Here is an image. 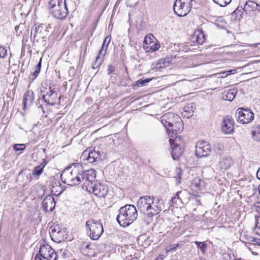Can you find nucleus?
<instances>
[{"mask_svg": "<svg viewBox=\"0 0 260 260\" xmlns=\"http://www.w3.org/2000/svg\"><path fill=\"white\" fill-rule=\"evenodd\" d=\"M94 181H91L86 184V189L99 198H105L108 193V187L107 185L101 184H94Z\"/></svg>", "mask_w": 260, "mask_h": 260, "instance_id": "nucleus-7", "label": "nucleus"}, {"mask_svg": "<svg viewBox=\"0 0 260 260\" xmlns=\"http://www.w3.org/2000/svg\"><path fill=\"white\" fill-rule=\"evenodd\" d=\"M196 204L199 206L201 205V203L200 201L198 199L196 200Z\"/></svg>", "mask_w": 260, "mask_h": 260, "instance_id": "nucleus-56", "label": "nucleus"}, {"mask_svg": "<svg viewBox=\"0 0 260 260\" xmlns=\"http://www.w3.org/2000/svg\"><path fill=\"white\" fill-rule=\"evenodd\" d=\"M194 0H176L173 5L174 13L179 17L186 15L192 8Z\"/></svg>", "mask_w": 260, "mask_h": 260, "instance_id": "nucleus-5", "label": "nucleus"}, {"mask_svg": "<svg viewBox=\"0 0 260 260\" xmlns=\"http://www.w3.org/2000/svg\"><path fill=\"white\" fill-rule=\"evenodd\" d=\"M178 246V244L170 245L167 247L166 252H169L173 250H175Z\"/></svg>", "mask_w": 260, "mask_h": 260, "instance_id": "nucleus-42", "label": "nucleus"}, {"mask_svg": "<svg viewBox=\"0 0 260 260\" xmlns=\"http://www.w3.org/2000/svg\"><path fill=\"white\" fill-rule=\"evenodd\" d=\"M81 159L83 160H86L89 163L94 164L102 160L101 152L95 151L94 149L88 148L83 151L81 156Z\"/></svg>", "mask_w": 260, "mask_h": 260, "instance_id": "nucleus-13", "label": "nucleus"}, {"mask_svg": "<svg viewBox=\"0 0 260 260\" xmlns=\"http://www.w3.org/2000/svg\"><path fill=\"white\" fill-rule=\"evenodd\" d=\"M193 111H190V107L188 106L187 108L185 107L184 110V116L187 118L190 117L193 115Z\"/></svg>", "mask_w": 260, "mask_h": 260, "instance_id": "nucleus-41", "label": "nucleus"}, {"mask_svg": "<svg viewBox=\"0 0 260 260\" xmlns=\"http://www.w3.org/2000/svg\"><path fill=\"white\" fill-rule=\"evenodd\" d=\"M233 164L232 159L230 157L222 158L219 162V167L221 170H226Z\"/></svg>", "mask_w": 260, "mask_h": 260, "instance_id": "nucleus-23", "label": "nucleus"}, {"mask_svg": "<svg viewBox=\"0 0 260 260\" xmlns=\"http://www.w3.org/2000/svg\"><path fill=\"white\" fill-rule=\"evenodd\" d=\"M256 177L259 180H260V167L257 171Z\"/></svg>", "mask_w": 260, "mask_h": 260, "instance_id": "nucleus-53", "label": "nucleus"}, {"mask_svg": "<svg viewBox=\"0 0 260 260\" xmlns=\"http://www.w3.org/2000/svg\"><path fill=\"white\" fill-rule=\"evenodd\" d=\"M43 170L44 169L40 165L37 166L34 168L32 174L33 175L39 176L43 173Z\"/></svg>", "mask_w": 260, "mask_h": 260, "instance_id": "nucleus-37", "label": "nucleus"}, {"mask_svg": "<svg viewBox=\"0 0 260 260\" xmlns=\"http://www.w3.org/2000/svg\"><path fill=\"white\" fill-rule=\"evenodd\" d=\"M100 54L96 56L94 62L92 64V68L93 69H96L100 67L102 62L103 60V57H100Z\"/></svg>", "mask_w": 260, "mask_h": 260, "instance_id": "nucleus-29", "label": "nucleus"}, {"mask_svg": "<svg viewBox=\"0 0 260 260\" xmlns=\"http://www.w3.org/2000/svg\"><path fill=\"white\" fill-rule=\"evenodd\" d=\"M156 199L152 196H144L139 198L137 202V207L141 212L149 211L154 207Z\"/></svg>", "mask_w": 260, "mask_h": 260, "instance_id": "nucleus-8", "label": "nucleus"}, {"mask_svg": "<svg viewBox=\"0 0 260 260\" xmlns=\"http://www.w3.org/2000/svg\"><path fill=\"white\" fill-rule=\"evenodd\" d=\"M254 11H257L258 12H260V6L257 4V7L256 8H254Z\"/></svg>", "mask_w": 260, "mask_h": 260, "instance_id": "nucleus-55", "label": "nucleus"}, {"mask_svg": "<svg viewBox=\"0 0 260 260\" xmlns=\"http://www.w3.org/2000/svg\"><path fill=\"white\" fill-rule=\"evenodd\" d=\"M253 139L257 141H260V126H258L252 132Z\"/></svg>", "mask_w": 260, "mask_h": 260, "instance_id": "nucleus-34", "label": "nucleus"}, {"mask_svg": "<svg viewBox=\"0 0 260 260\" xmlns=\"http://www.w3.org/2000/svg\"><path fill=\"white\" fill-rule=\"evenodd\" d=\"M34 100V93L33 91L27 90L25 92L23 98V109L25 110L29 107L32 104Z\"/></svg>", "mask_w": 260, "mask_h": 260, "instance_id": "nucleus-21", "label": "nucleus"}, {"mask_svg": "<svg viewBox=\"0 0 260 260\" xmlns=\"http://www.w3.org/2000/svg\"><path fill=\"white\" fill-rule=\"evenodd\" d=\"M116 220L120 225L126 227L133 223L137 218L138 212L133 205L127 204L121 207L118 211Z\"/></svg>", "mask_w": 260, "mask_h": 260, "instance_id": "nucleus-1", "label": "nucleus"}, {"mask_svg": "<svg viewBox=\"0 0 260 260\" xmlns=\"http://www.w3.org/2000/svg\"><path fill=\"white\" fill-rule=\"evenodd\" d=\"M47 161L46 159H43V161L41 163V164L40 165V166L44 169V168L47 165Z\"/></svg>", "mask_w": 260, "mask_h": 260, "instance_id": "nucleus-52", "label": "nucleus"}, {"mask_svg": "<svg viewBox=\"0 0 260 260\" xmlns=\"http://www.w3.org/2000/svg\"><path fill=\"white\" fill-rule=\"evenodd\" d=\"M7 55L6 49L0 46V58H4Z\"/></svg>", "mask_w": 260, "mask_h": 260, "instance_id": "nucleus-43", "label": "nucleus"}, {"mask_svg": "<svg viewBox=\"0 0 260 260\" xmlns=\"http://www.w3.org/2000/svg\"><path fill=\"white\" fill-rule=\"evenodd\" d=\"M180 182V181L179 180L178 182H177V184H179V183Z\"/></svg>", "mask_w": 260, "mask_h": 260, "instance_id": "nucleus-63", "label": "nucleus"}, {"mask_svg": "<svg viewBox=\"0 0 260 260\" xmlns=\"http://www.w3.org/2000/svg\"><path fill=\"white\" fill-rule=\"evenodd\" d=\"M83 247H84L86 249H89L90 247V245L88 244H83Z\"/></svg>", "mask_w": 260, "mask_h": 260, "instance_id": "nucleus-54", "label": "nucleus"}, {"mask_svg": "<svg viewBox=\"0 0 260 260\" xmlns=\"http://www.w3.org/2000/svg\"><path fill=\"white\" fill-rule=\"evenodd\" d=\"M194 243L198 249H200L203 254H205L207 251V244L205 242L195 241Z\"/></svg>", "mask_w": 260, "mask_h": 260, "instance_id": "nucleus-28", "label": "nucleus"}, {"mask_svg": "<svg viewBox=\"0 0 260 260\" xmlns=\"http://www.w3.org/2000/svg\"><path fill=\"white\" fill-rule=\"evenodd\" d=\"M183 51H187V50L183 49Z\"/></svg>", "mask_w": 260, "mask_h": 260, "instance_id": "nucleus-62", "label": "nucleus"}, {"mask_svg": "<svg viewBox=\"0 0 260 260\" xmlns=\"http://www.w3.org/2000/svg\"><path fill=\"white\" fill-rule=\"evenodd\" d=\"M257 4L252 1H248L245 3L244 10L245 11H250L251 10L254 11V8H256Z\"/></svg>", "mask_w": 260, "mask_h": 260, "instance_id": "nucleus-27", "label": "nucleus"}, {"mask_svg": "<svg viewBox=\"0 0 260 260\" xmlns=\"http://www.w3.org/2000/svg\"><path fill=\"white\" fill-rule=\"evenodd\" d=\"M211 152V146L206 141L199 142L197 144L196 155L197 157L201 158L208 156Z\"/></svg>", "mask_w": 260, "mask_h": 260, "instance_id": "nucleus-15", "label": "nucleus"}, {"mask_svg": "<svg viewBox=\"0 0 260 260\" xmlns=\"http://www.w3.org/2000/svg\"><path fill=\"white\" fill-rule=\"evenodd\" d=\"M183 122L180 119L174 123L172 126L167 127V132L168 135H170V133H172L171 137H172V139L178 137L177 135L183 129Z\"/></svg>", "mask_w": 260, "mask_h": 260, "instance_id": "nucleus-19", "label": "nucleus"}, {"mask_svg": "<svg viewBox=\"0 0 260 260\" xmlns=\"http://www.w3.org/2000/svg\"><path fill=\"white\" fill-rule=\"evenodd\" d=\"M259 44H251V45H249L250 46H251V47H256V46H257Z\"/></svg>", "mask_w": 260, "mask_h": 260, "instance_id": "nucleus-57", "label": "nucleus"}, {"mask_svg": "<svg viewBox=\"0 0 260 260\" xmlns=\"http://www.w3.org/2000/svg\"><path fill=\"white\" fill-rule=\"evenodd\" d=\"M254 232L260 236V217H255V223Z\"/></svg>", "mask_w": 260, "mask_h": 260, "instance_id": "nucleus-32", "label": "nucleus"}, {"mask_svg": "<svg viewBox=\"0 0 260 260\" xmlns=\"http://www.w3.org/2000/svg\"><path fill=\"white\" fill-rule=\"evenodd\" d=\"M96 171L93 169L84 171L82 166L77 164L73 166V181L72 186L76 185L84 181L86 185L87 183L95 181Z\"/></svg>", "mask_w": 260, "mask_h": 260, "instance_id": "nucleus-2", "label": "nucleus"}, {"mask_svg": "<svg viewBox=\"0 0 260 260\" xmlns=\"http://www.w3.org/2000/svg\"><path fill=\"white\" fill-rule=\"evenodd\" d=\"M111 41V37L107 36L106 37L103 43L102 47L101 49L100 50L99 53L100 55H102L103 57L105 56V55L106 54V52L108 49V46L109 44L110 43Z\"/></svg>", "mask_w": 260, "mask_h": 260, "instance_id": "nucleus-25", "label": "nucleus"}, {"mask_svg": "<svg viewBox=\"0 0 260 260\" xmlns=\"http://www.w3.org/2000/svg\"><path fill=\"white\" fill-rule=\"evenodd\" d=\"M48 8L50 14L56 18L63 19L68 14L66 0H50Z\"/></svg>", "mask_w": 260, "mask_h": 260, "instance_id": "nucleus-3", "label": "nucleus"}, {"mask_svg": "<svg viewBox=\"0 0 260 260\" xmlns=\"http://www.w3.org/2000/svg\"><path fill=\"white\" fill-rule=\"evenodd\" d=\"M164 257V255L160 254L157 257H156L154 260H163Z\"/></svg>", "mask_w": 260, "mask_h": 260, "instance_id": "nucleus-51", "label": "nucleus"}, {"mask_svg": "<svg viewBox=\"0 0 260 260\" xmlns=\"http://www.w3.org/2000/svg\"><path fill=\"white\" fill-rule=\"evenodd\" d=\"M144 48L146 52H153L157 50L160 48V45L159 44L152 41L151 43H150L149 45L144 46Z\"/></svg>", "mask_w": 260, "mask_h": 260, "instance_id": "nucleus-26", "label": "nucleus"}, {"mask_svg": "<svg viewBox=\"0 0 260 260\" xmlns=\"http://www.w3.org/2000/svg\"><path fill=\"white\" fill-rule=\"evenodd\" d=\"M60 187V186H53L52 187V190H51V191H52V192H55V194L56 195H57V196L60 195V194L62 193V192L63 190L61 189V190H60V191H59L58 193H57V189H56V188H57V187Z\"/></svg>", "mask_w": 260, "mask_h": 260, "instance_id": "nucleus-47", "label": "nucleus"}, {"mask_svg": "<svg viewBox=\"0 0 260 260\" xmlns=\"http://www.w3.org/2000/svg\"><path fill=\"white\" fill-rule=\"evenodd\" d=\"M151 80V79H150V78H146V79L142 78L140 80H138L136 82V85H137L139 87H142L143 86L146 85V84L147 83H149Z\"/></svg>", "mask_w": 260, "mask_h": 260, "instance_id": "nucleus-31", "label": "nucleus"}, {"mask_svg": "<svg viewBox=\"0 0 260 260\" xmlns=\"http://www.w3.org/2000/svg\"><path fill=\"white\" fill-rule=\"evenodd\" d=\"M234 120L230 116H226L223 118L221 130L225 134H231L234 132Z\"/></svg>", "mask_w": 260, "mask_h": 260, "instance_id": "nucleus-18", "label": "nucleus"}, {"mask_svg": "<svg viewBox=\"0 0 260 260\" xmlns=\"http://www.w3.org/2000/svg\"><path fill=\"white\" fill-rule=\"evenodd\" d=\"M204 34L202 32L196 37V42L199 45H202L205 41Z\"/></svg>", "mask_w": 260, "mask_h": 260, "instance_id": "nucleus-33", "label": "nucleus"}, {"mask_svg": "<svg viewBox=\"0 0 260 260\" xmlns=\"http://www.w3.org/2000/svg\"><path fill=\"white\" fill-rule=\"evenodd\" d=\"M42 58H41L40 59L39 62H38V63L37 64V65L36 67V70L39 71H41V65H42Z\"/></svg>", "mask_w": 260, "mask_h": 260, "instance_id": "nucleus-48", "label": "nucleus"}, {"mask_svg": "<svg viewBox=\"0 0 260 260\" xmlns=\"http://www.w3.org/2000/svg\"><path fill=\"white\" fill-rule=\"evenodd\" d=\"M25 148V145L23 144H16L13 146V149L16 151H23Z\"/></svg>", "mask_w": 260, "mask_h": 260, "instance_id": "nucleus-38", "label": "nucleus"}, {"mask_svg": "<svg viewBox=\"0 0 260 260\" xmlns=\"http://www.w3.org/2000/svg\"><path fill=\"white\" fill-rule=\"evenodd\" d=\"M182 193V192L181 191H179L176 192L175 196L173 198H172L171 200L173 204H177L178 201H179L182 202L181 199L180 197V195Z\"/></svg>", "mask_w": 260, "mask_h": 260, "instance_id": "nucleus-36", "label": "nucleus"}, {"mask_svg": "<svg viewBox=\"0 0 260 260\" xmlns=\"http://www.w3.org/2000/svg\"><path fill=\"white\" fill-rule=\"evenodd\" d=\"M213 2L220 7H225L229 4L232 0H213Z\"/></svg>", "mask_w": 260, "mask_h": 260, "instance_id": "nucleus-35", "label": "nucleus"}, {"mask_svg": "<svg viewBox=\"0 0 260 260\" xmlns=\"http://www.w3.org/2000/svg\"><path fill=\"white\" fill-rule=\"evenodd\" d=\"M40 71L35 70L34 73L29 76V79L32 81L34 80L36 77L38 76Z\"/></svg>", "mask_w": 260, "mask_h": 260, "instance_id": "nucleus-44", "label": "nucleus"}, {"mask_svg": "<svg viewBox=\"0 0 260 260\" xmlns=\"http://www.w3.org/2000/svg\"><path fill=\"white\" fill-rule=\"evenodd\" d=\"M238 122L242 124H247L254 118V114L249 109L238 108L236 112Z\"/></svg>", "mask_w": 260, "mask_h": 260, "instance_id": "nucleus-11", "label": "nucleus"}, {"mask_svg": "<svg viewBox=\"0 0 260 260\" xmlns=\"http://www.w3.org/2000/svg\"><path fill=\"white\" fill-rule=\"evenodd\" d=\"M181 140V138L180 137H175L174 140L172 138L169 139L171 156L174 160H178L179 157L183 153V146L179 143Z\"/></svg>", "mask_w": 260, "mask_h": 260, "instance_id": "nucleus-10", "label": "nucleus"}, {"mask_svg": "<svg viewBox=\"0 0 260 260\" xmlns=\"http://www.w3.org/2000/svg\"><path fill=\"white\" fill-rule=\"evenodd\" d=\"M131 260H139L138 258L136 257L132 258Z\"/></svg>", "mask_w": 260, "mask_h": 260, "instance_id": "nucleus-59", "label": "nucleus"}, {"mask_svg": "<svg viewBox=\"0 0 260 260\" xmlns=\"http://www.w3.org/2000/svg\"><path fill=\"white\" fill-rule=\"evenodd\" d=\"M43 26L42 25H39L36 27L34 31V35L32 37L33 32L31 31L30 37L31 39L33 38L34 40H36V42H39L40 39H41L44 42L46 41V37L43 36L42 35Z\"/></svg>", "mask_w": 260, "mask_h": 260, "instance_id": "nucleus-22", "label": "nucleus"}, {"mask_svg": "<svg viewBox=\"0 0 260 260\" xmlns=\"http://www.w3.org/2000/svg\"><path fill=\"white\" fill-rule=\"evenodd\" d=\"M55 205L54 198L50 195L45 196L42 202V207L45 212L53 211L55 209Z\"/></svg>", "mask_w": 260, "mask_h": 260, "instance_id": "nucleus-17", "label": "nucleus"}, {"mask_svg": "<svg viewBox=\"0 0 260 260\" xmlns=\"http://www.w3.org/2000/svg\"><path fill=\"white\" fill-rule=\"evenodd\" d=\"M232 70H230V71H228L227 72V73L226 72H223V73H222L221 74H222V76H221V77L223 78V77H225L227 76V75H231L232 73Z\"/></svg>", "mask_w": 260, "mask_h": 260, "instance_id": "nucleus-50", "label": "nucleus"}, {"mask_svg": "<svg viewBox=\"0 0 260 260\" xmlns=\"http://www.w3.org/2000/svg\"><path fill=\"white\" fill-rule=\"evenodd\" d=\"M180 120L179 115L172 112H168L164 114L161 117V122L167 129V127L172 126L174 123Z\"/></svg>", "mask_w": 260, "mask_h": 260, "instance_id": "nucleus-16", "label": "nucleus"}, {"mask_svg": "<svg viewBox=\"0 0 260 260\" xmlns=\"http://www.w3.org/2000/svg\"><path fill=\"white\" fill-rule=\"evenodd\" d=\"M237 91V89L235 88L225 91L223 93V99L225 101H232L235 98Z\"/></svg>", "mask_w": 260, "mask_h": 260, "instance_id": "nucleus-24", "label": "nucleus"}, {"mask_svg": "<svg viewBox=\"0 0 260 260\" xmlns=\"http://www.w3.org/2000/svg\"><path fill=\"white\" fill-rule=\"evenodd\" d=\"M37 255L47 260H57L58 254L48 244H41L39 253Z\"/></svg>", "mask_w": 260, "mask_h": 260, "instance_id": "nucleus-9", "label": "nucleus"}, {"mask_svg": "<svg viewBox=\"0 0 260 260\" xmlns=\"http://www.w3.org/2000/svg\"><path fill=\"white\" fill-rule=\"evenodd\" d=\"M41 94L44 101L47 104L54 106L59 101L57 92L51 89V86L42 87Z\"/></svg>", "mask_w": 260, "mask_h": 260, "instance_id": "nucleus-6", "label": "nucleus"}, {"mask_svg": "<svg viewBox=\"0 0 260 260\" xmlns=\"http://www.w3.org/2000/svg\"><path fill=\"white\" fill-rule=\"evenodd\" d=\"M115 71V68L112 64H109L108 66L107 73L109 75L113 73Z\"/></svg>", "mask_w": 260, "mask_h": 260, "instance_id": "nucleus-45", "label": "nucleus"}, {"mask_svg": "<svg viewBox=\"0 0 260 260\" xmlns=\"http://www.w3.org/2000/svg\"><path fill=\"white\" fill-rule=\"evenodd\" d=\"M170 65L169 61H167L165 59H161L159 60L157 63V67L158 68H165Z\"/></svg>", "mask_w": 260, "mask_h": 260, "instance_id": "nucleus-30", "label": "nucleus"}, {"mask_svg": "<svg viewBox=\"0 0 260 260\" xmlns=\"http://www.w3.org/2000/svg\"><path fill=\"white\" fill-rule=\"evenodd\" d=\"M242 237L244 240H246L245 242L252 243L256 242V240H257V239H256L250 236L245 235L243 236Z\"/></svg>", "mask_w": 260, "mask_h": 260, "instance_id": "nucleus-40", "label": "nucleus"}, {"mask_svg": "<svg viewBox=\"0 0 260 260\" xmlns=\"http://www.w3.org/2000/svg\"><path fill=\"white\" fill-rule=\"evenodd\" d=\"M164 206L163 200L160 198H157L154 207L145 215V221L147 224L152 221L153 216L158 214L162 210Z\"/></svg>", "mask_w": 260, "mask_h": 260, "instance_id": "nucleus-14", "label": "nucleus"}, {"mask_svg": "<svg viewBox=\"0 0 260 260\" xmlns=\"http://www.w3.org/2000/svg\"><path fill=\"white\" fill-rule=\"evenodd\" d=\"M256 242L258 244L260 245V239H257Z\"/></svg>", "mask_w": 260, "mask_h": 260, "instance_id": "nucleus-60", "label": "nucleus"}, {"mask_svg": "<svg viewBox=\"0 0 260 260\" xmlns=\"http://www.w3.org/2000/svg\"><path fill=\"white\" fill-rule=\"evenodd\" d=\"M66 229L62 228L59 225H56L51 228L50 235L51 239L57 243H60L64 241L67 238L68 234Z\"/></svg>", "mask_w": 260, "mask_h": 260, "instance_id": "nucleus-12", "label": "nucleus"}, {"mask_svg": "<svg viewBox=\"0 0 260 260\" xmlns=\"http://www.w3.org/2000/svg\"><path fill=\"white\" fill-rule=\"evenodd\" d=\"M57 254L60 255L63 258H66L69 257V252L66 249H61Z\"/></svg>", "mask_w": 260, "mask_h": 260, "instance_id": "nucleus-39", "label": "nucleus"}, {"mask_svg": "<svg viewBox=\"0 0 260 260\" xmlns=\"http://www.w3.org/2000/svg\"><path fill=\"white\" fill-rule=\"evenodd\" d=\"M190 108V111H193V110H192V109H193V106H192V105H191Z\"/></svg>", "mask_w": 260, "mask_h": 260, "instance_id": "nucleus-61", "label": "nucleus"}, {"mask_svg": "<svg viewBox=\"0 0 260 260\" xmlns=\"http://www.w3.org/2000/svg\"><path fill=\"white\" fill-rule=\"evenodd\" d=\"M73 167L66 168L60 175L62 182L68 185L72 186L73 181Z\"/></svg>", "mask_w": 260, "mask_h": 260, "instance_id": "nucleus-20", "label": "nucleus"}, {"mask_svg": "<svg viewBox=\"0 0 260 260\" xmlns=\"http://www.w3.org/2000/svg\"><path fill=\"white\" fill-rule=\"evenodd\" d=\"M217 145L219 146V148H220V151H221L222 150V148H221V145L219 144H217Z\"/></svg>", "mask_w": 260, "mask_h": 260, "instance_id": "nucleus-58", "label": "nucleus"}, {"mask_svg": "<svg viewBox=\"0 0 260 260\" xmlns=\"http://www.w3.org/2000/svg\"><path fill=\"white\" fill-rule=\"evenodd\" d=\"M85 226L87 230L89 231L88 234L92 240L99 239L104 232L101 222L94 219L87 220Z\"/></svg>", "mask_w": 260, "mask_h": 260, "instance_id": "nucleus-4", "label": "nucleus"}, {"mask_svg": "<svg viewBox=\"0 0 260 260\" xmlns=\"http://www.w3.org/2000/svg\"><path fill=\"white\" fill-rule=\"evenodd\" d=\"M151 38L150 37L146 36L145 37L144 40V43H145V46H148L150 44V43H151Z\"/></svg>", "mask_w": 260, "mask_h": 260, "instance_id": "nucleus-46", "label": "nucleus"}, {"mask_svg": "<svg viewBox=\"0 0 260 260\" xmlns=\"http://www.w3.org/2000/svg\"><path fill=\"white\" fill-rule=\"evenodd\" d=\"M176 172L177 175L178 176V178L179 179V180H180L181 176L182 175L181 170L179 168H176Z\"/></svg>", "mask_w": 260, "mask_h": 260, "instance_id": "nucleus-49", "label": "nucleus"}]
</instances>
